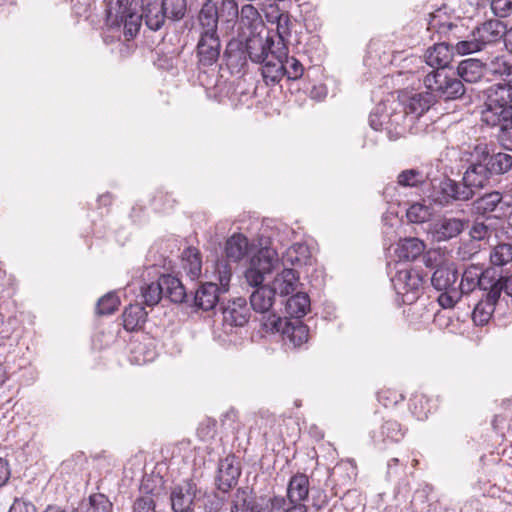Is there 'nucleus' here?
<instances>
[{
	"instance_id": "09e8293b",
	"label": "nucleus",
	"mask_w": 512,
	"mask_h": 512,
	"mask_svg": "<svg viewBox=\"0 0 512 512\" xmlns=\"http://www.w3.org/2000/svg\"><path fill=\"white\" fill-rule=\"evenodd\" d=\"M288 43L289 40L287 39H280L278 37L277 41H275L269 37V48H267L269 60H272L273 63H280V61L287 59V56H289Z\"/></svg>"
},
{
	"instance_id": "2eb2a0df",
	"label": "nucleus",
	"mask_w": 512,
	"mask_h": 512,
	"mask_svg": "<svg viewBox=\"0 0 512 512\" xmlns=\"http://www.w3.org/2000/svg\"><path fill=\"white\" fill-rule=\"evenodd\" d=\"M200 489L193 479H185L170 488L169 501L173 512H195V499Z\"/></svg>"
},
{
	"instance_id": "e2e57ef3",
	"label": "nucleus",
	"mask_w": 512,
	"mask_h": 512,
	"mask_svg": "<svg viewBox=\"0 0 512 512\" xmlns=\"http://www.w3.org/2000/svg\"><path fill=\"white\" fill-rule=\"evenodd\" d=\"M312 507L316 510H321L328 504V496L323 490H315L312 492Z\"/></svg>"
},
{
	"instance_id": "79ce46f5",
	"label": "nucleus",
	"mask_w": 512,
	"mask_h": 512,
	"mask_svg": "<svg viewBox=\"0 0 512 512\" xmlns=\"http://www.w3.org/2000/svg\"><path fill=\"white\" fill-rule=\"evenodd\" d=\"M248 251V240L242 234H233L225 243V254L229 260L240 261Z\"/></svg>"
},
{
	"instance_id": "6e6552de",
	"label": "nucleus",
	"mask_w": 512,
	"mask_h": 512,
	"mask_svg": "<svg viewBox=\"0 0 512 512\" xmlns=\"http://www.w3.org/2000/svg\"><path fill=\"white\" fill-rule=\"evenodd\" d=\"M451 12L448 6L443 5L430 14L427 30L431 33V40H435L436 36L438 41H454L461 37L463 25Z\"/></svg>"
},
{
	"instance_id": "37998d69",
	"label": "nucleus",
	"mask_w": 512,
	"mask_h": 512,
	"mask_svg": "<svg viewBox=\"0 0 512 512\" xmlns=\"http://www.w3.org/2000/svg\"><path fill=\"white\" fill-rule=\"evenodd\" d=\"M238 18L240 25L245 27L249 32H259L258 29L264 28V23L258 10L251 4L242 6L240 12L238 11Z\"/></svg>"
},
{
	"instance_id": "f257e3e1",
	"label": "nucleus",
	"mask_w": 512,
	"mask_h": 512,
	"mask_svg": "<svg viewBox=\"0 0 512 512\" xmlns=\"http://www.w3.org/2000/svg\"><path fill=\"white\" fill-rule=\"evenodd\" d=\"M238 19V4L235 0H221L216 3H203L198 15L195 31L198 40L195 47L197 68L205 70L217 64L221 56V40L218 34V24L222 22L233 27Z\"/></svg>"
},
{
	"instance_id": "3c124183",
	"label": "nucleus",
	"mask_w": 512,
	"mask_h": 512,
	"mask_svg": "<svg viewBox=\"0 0 512 512\" xmlns=\"http://www.w3.org/2000/svg\"><path fill=\"white\" fill-rule=\"evenodd\" d=\"M425 182V175L418 169L403 170L397 177V183L403 187H418Z\"/></svg>"
},
{
	"instance_id": "9d476101",
	"label": "nucleus",
	"mask_w": 512,
	"mask_h": 512,
	"mask_svg": "<svg viewBox=\"0 0 512 512\" xmlns=\"http://www.w3.org/2000/svg\"><path fill=\"white\" fill-rule=\"evenodd\" d=\"M467 161L469 165L462 177L465 187L473 190L491 186L494 177L486 161H483V151H480L477 144L469 152Z\"/></svg>"
},
{
	"instance_id": "c85d7f7f",
	"label": "nucleus",
	"mask_w": 512,
	"mask_h": 512,
	"mask_svg": "<svg viewBox=\"0 0 512 512\" xmlns=\"http://www.w3.org/2000/svg\"><path fill=\"white\" fill-rule=\"evenodd\" d=\"M467 225V221L456 217H443L434 225V237L437 241H447L458 236Z\"/></svg>"
},
{
	"instance_id": "a18cd8bd",
	"label": "nucleus",
	"mask_w": 512,
	"mask_h": 512,
	"mask_svg": "<svg viewBox=\"0 0 512 512\" xmlns=\"http://www.w3.org/2000/svg\"><path fill=\"white\" fill-rule=\"evenodd\" d=\"M490 262L494 266H504L512 262V242H499L490 251Z\"/></svg>"
},
{
	"instance_id": "0e129e2a",
	"label": "nucleus",
	"mask_w": 512,
	"mask_h": 512,
	"mask_svg": "<svg viewBox=\"0 0 512 512\" xmlns=\"http://www.w3.org/2000/svg\"><path fill=\"white\" fill-rule=\"evenodd\" d=\"M424 402V396H416L414 399L411 400V407H413L412 412L418 419L421 420L427 418V411L423 410Z\"/></svg>"
},
{
	"instance_id": "13d9d810",
	"label": "nucleus",
	"mask_w": 512,
	"mask_h": 512,
	"mask_svg": "<svg viewBox=\"0 0 512 512\" xmlns=\"http://www.w3.org/2000/svg\"><path fill=\"white\" fill-rule=\"evenodd\" d=\"M224 500L216 493L205 494L203 498V509L205 512H219L223 507Z\"/></svg>"
},
{
	"instance_id": "f704fd0d",
	"label": "nucleus",
	"mask_w": 512,
	"mask_h": 512,
	"mask_svg": "<svg viewBox=\"0 0 512 512\" xmlns=\"http://www.w3.org/2000/svg\"><path fill=\"white\" fill-rule=\"evenodd\" d=\"M425 243L415 237L405 238L399 241L395 253L402 261H414L425 251Z\"/></svg>"
},
{
	"instance_id": "f8f14e48",
	"label": "nucleus",
	"mask_w": 512,
	"mask_h": 512,
	"mask_svg": "<svg viewBox=\"0 0 512 512\" xmlns=\"http://www.w3.org/2000/svg\"><path fill=\"white\" fill-rule=\"evenodd\" d=\"M310 490L309 478L306 474L293 475L287 485V499L282 496L284 512H307L304 501L308 499Z\"/></svg>"
},
{
	"instance_id": "39448f33",
	"label": "nucleus",
	"mask_w": 512,
	"mask_h": 512,
	"mask_svg": "<svg viewBox=\"0 0 512 512\" xmlns=\"http://www.w3.org/2000/svg\"><path fill=\"white\" fill-rule=\"evenodd\" d=\"M459 272L454 263L439 265L431 276L432 287L441 292L438 303L444 309H450L461 299V290L457 289Z\"/></svg>"
},
{
	"instance_id": "de8ad7c7",
	"label": "nucleus",
	"mask_w": 512,
	"mask_h": 512,
	"mask_svg": "<svg viewBox=\"0 0 512 512\" xmlns=\"http://www.w3.org/2000/svg\"><path fill=\"white\" fill-rule=\"evenodd\" d=\"M140 491L143 493L133 504V512H157L156 501L151 490L146 484H142Z\"/></svg>"
},
{
	"instance_id": "2f4dec72",
	"label": "nucleus",
	"mask_w": 512,
	"mask_h": 512,
	"mask_svg": "<svg viewBox=\"0 0 512 512\" xmlns=\"http://www.w3.org/2000/svg\"><path fill=\"white\" fill-rule=\"evenodd\" d=\"M259 502L260 496L254 495L248 487H240L233 494L230 512H253Z\"/></svg>"
},
{
	"instance_id": "4d7b16f0",
	"label": "nucleus",
	"mask_w": 512,
	"mask_h": 512,
	"mask_svg": "<svg viewBox=\"0 0 512 512\" xmlns=\"http://www.w3.org/2000/svg\"><path fill=\"white\" fill-rule=\"evenodd\" d=\"M265 275L266 274L264 272L254 267L251 263L250 267L245 272V278L247 283L254 289L260 286H264L263 282L265 279Z\"/></svg>"
},
{
	"instance_id": "9b49d317",
	"label": "nucleus",
	"mask_w": 512,
	"mask_h": 512,
	"mask_svg": "<svg viewBox=\"0 0 512 512\" xmlns=\"http://www.w3.org/2000/svg\"><path fill=\"white\" fill-rule=\"evenodd\" d=\"M474 194V191L465 187L463 182L459 183L445 177L439 181L438 185H433L431 198L435 204L447 206L454 202L469 201Z\"/></svg>"
},
{
	"instance_id": "cd10ccee",
	"label": "nucleus",
	"mask_w": 512,
	"mask_h": 512,
	"mask_svg": "<svg viewBox=\"0 0 512 512\" xmlns=\"http://www.w3.org/2000/svg\"><path fill=\"white\" fill-rule=\"evenodd\" d=\"M435 99L428 90L412 94L403 102V109L410 116V120H414L427 112L434 104Z\"/></svg>"
},
{
	"instance_id": "aec40b11",
	"label": "nucleus",
	"mask_w": 512,
	"mask_h": 512,
	"mask_svg": "<svg viewBox=\"0 0 512 512\" xmlns=\"http://www.w3.org/2000/svg\"><path fill=\"white\" fill-rule=\"evenodd\" d=\"M240 36L243 38L244 45L246 47V52L249 57V60L253 63L266 64L269 60V53H267V48H269V37L261 36L260 32H242Z\"/></svg>"
},
{
	"instance_id": "4468645a",
	"label": "nucleus",
	"mask_w": 512,
	"mask_h": 512,
	"mask_svg": "<svg viewBox=\"0 0 512 512\" xmlns=\"http://www.w3.org/2000/svg\"><path fill=\"white\" fill-rule=\"evenodd\" d=\"M392 283L397 294L402 296L403 302L412 304L418 299L424 280L418 271L403 269L396 273Z\"/></svg>"
},
{
	"instance_id": "f3484780",
	"label": "nucleus",
	"mask_w": 512,
	"mask_h": 512,
	"mask_svg": "<svg viewBox=\"0 0 512 512\" xmlns=\"http://www.w3.org/2000/svg\"><path fill=\"white\" fill-rule=\"evenodd\" d=\"M494 276L491 270L483 271L477 265L467 267L462 273L460 282L457 281V289L461 290V297L472 292L476 287L483 291H489L493 286Z\"/></svg>"
},
{
	"instance_id": "393cba45",
	"label": "nucleus",
	"mask_w": 512,
	"mask_h": 512,
	"mask_svg": "<svg viewBox=\"0 0 512 512\" xmlns=\"http://www.w3.org/2000/svg\"><path fill=\"white\" fill-rule=\"evenodd\" d=\"M504 205L503 194L500 191H492L474 200L472 209L475 214L483 217H499L496 212L501 211L503 213Z\"/></svg>"
},
{
	"instance_id": "69168bd1",
	"label": "nucleus",
	"mask_w": 512,
	"mask_h": 512,
	"mask_svg": "<svg viewBox=\"0 0 512 512\" xmlns=\"http://www.w3.org/2000/svg\"><path fill=\"white\" fill-rule=\"evenodd\" d=\"M501 288V292L505 291L508 296L512 297V274L508 277H500L498 279L494 278L492 288Z\"/></svg>"
},
{
	"instance_id": "5701e85b",
	"label": "nucleus",
	"mask_w": 512,
	"mask_h": 512,
	"mask_svg": "<svg viewBox=\"0 0 512 512\" xmlns=\"http://www.w3.org/2000/svg\"><path fill=\"white\" fill-rule=\"evenodd\" d=\"M453 50H455L453 41L443 39L427 49L425 61L432 68L446 69L452 60Z\"/></svg>"
},
{
	"instance_id": "a211bd4d",
	"label": "nucleus",
	"mask_w": 512,
	"mask_h": 512,
	"mask_svg": "<svg viewBox=\"0 0 512 512\" xmlns=\"http://www.w3.org/2000/svg\"><path fill=\"white\" fill-rule=\"evenodd\" d=\"M223 59L226 62L228 69L232 74L244 73L248 66L249 57L246 52V47L243 38L238 35L232 38L226 45L223 52Z\"/></svg>"
},
{
	"instance_id": "bb28decb",
	"label": "nucleus",
	"mask_w": 512,
	"mask_h": 512,
	"mask_svg": "<svg viewBox=\"0 0 512 512\" xmlns=\"http://www.w3.org/2000/svg\"><path fill=\"white\" fill-rule=\"evenodd\" d=\"M384 118L385 127L384 130L387 133V136L390 140L396 141L403 137L407 131L410 122V116L406 113L404 109L399 111H393L390 114H385Z\"/></svg>"
},
{
	"instance_id": "b1692460",
	"label": "nucleus",
	"mask_w": 512,
	"mask_h": 512,
	"mask_svg": "<svg viewBox=\"0 0 512 512\" xmlns=\"http://www.w3.org/2000/svg\"><path fill=\"white\" fill-rule=\"evenodd\" d=\"M500 296V286L497 288L491 287V289L485 294V298L479 300L472 312V319L476 325L483 326L489 322Z\"/></svg>"
},
{
	"instance_id": "a878e982",
	"label": "nucleus",
	"mask_w": 512,
	"mask_h": 512,
	"mask_svg": "<svg viewBox=\"0 0 512 512\" xmlns=\"http://www.w3.org/2000/svg\"><path fill=\"white\" fill-rule=\"evenodd\" d=\"M283 324L279 327V330H274L273 333H281L283 338L294 347L301 346L307 342L309 337V328L303 324L300 320H288L286 317L282 318Z\"/></svg>"
},
{
	"instance_id": "473e14b6",
	"label": "nucleus",
	"mask_w": 512,
	"mask_h": 512,
	"mask_svg": "<svg viewBox=\"0 0 512 512\" xmlns=\"http://www.w3.org/2000/svg\"><path fill=\"white\" fill-rule=\"evenodd\" d=\"M512 106V88L509 85L498 83L488 89L485 109Z\"/></svg>"
},
{
	"instance_id": "864d4df0",
	"label": "nucleus",
	"mask_w": 512,
	"mask_h": 512,
	"mask_svg": "<svg viewBox=\"0 0 512 512\" xmlns=\"http://www.w3.org/2000/svg\"><path fill=\"white\" fill-rule=\"evenodd\" d=\"M509 65L504 56H496L488 63H484V69L486 73L504 80Z\"/></svg>"
},
{
	"instance_id": "338daca9",
	"label": "nucleus",
	"mask_w": 512,
	"mask_h": 512,
	"mask_svg": "<svg viewBox=\"0 0 512 512\" xmlns=\"http://www.w3.org/2000/svg\"><path fill=\"white\" fill-rule=\"evenodd\" d=\"M489 233V228L484 223L476 222L472 229H471V235L475 239H483L485 238Z\"/></svg>"
},
{
	"instance_id": "6ab92c4d",
	"label": "nucleus",
	"mask_w": 512,
	"mask_h": 512,
	"mask_svg": "<svg viewBox=\"0 0 512 512\" xmlns=\"http://www.w3.org/2000/svg\"><path fill=\"white\" fill-rule=\"evenodd\" d=\"M482 121L491 127H499L498 138L501 142L510 137L512 131V105L502 108L484 109Z\"/></svg>"
},
{
	"instance_id": "49530a36",
	"label": "nucleus",
	"mask_w": 512,
	"mask_h": 512,
	"mask_svg": "<svg viewBox=\"0 0 512 512\" xmlns=\"http://www.w3.org/2000/svg\"><path fill=\"white\" fill-rule=\"evenodd\" d=\"M164 287L161 283V276L156 282L145 284L141 287V297L146 306L153 307L159 303L161 298L164 296Z\"/></svg>"
},
{
	"instance_id": "8fccbe9b",
	"label": "nucleus",
	"mask_w": 512,
	"mask_h": 512,
	"mask_svg": "<svg viewBox=\"0 0 512 512\" xmlns=\"http://www.w3.org/2000/svg\"><path fill=\"white\" fill-rule=\"evenodd\" d=\"M309 259V249L305 244L295 243L287 250L286 261L292 265H306Z\"/></svg>"
},
{
	"instance_id": "ea45409f",
	"label": "nucleus",
	"mask_w": 512,
	"mask_h": 512,
	"mask_svg": "<svg viewBox=\"0 0 512 512\" xmlns=\"http://www.w3.org/2000/svg\"><path fill=\"white\" fill-rule=\"evenodd\" d=\"M405 435V429L401 424L392 419L385 420L378 433H374L373 438L378 442H399Z\"/></svg>"
},
{
	"instance_id": "7ed1b4c3",
	"label": "nucleus",
	"mask_w": 512,
	"mask_h": 512,
	"mask_svg": "<svg viewBox=\"0 0 512 512\" xmlns=\"http://www.w3.org/2000/svg\"><path fill=\"white\" fill-rule=\"evenodd\" d=\"M155 0H141L142 13L139 14L129 0H110L106 9V24L116 30L122 28L125 40L133 39L139 32L142 18L145 19L147 5Z\"/></svg>"
},
{
	"instance_id": "423d86ee",
	"label": "nucleus",
	"mask_w": 512,
	"mask_h": 512,
	"mask_svg": "<svg viewBox=\"0 0 512 512\" xmlns=\"http://www.w3.org/2000/svg\"><path fill=\"white\" fill-rule=\"evenodd\" d=\"M424 85L434 99L445 101L460 99L465 94V86L455 72L446 69H434L424 78Z\"/></svg>"
},
{
	"instance_id": "774afa93",
	"label": "nucleus",
	"mask_w": 512,
	"mask_h": 512,
	"mask_svg": "<svg viewBox=\"0 0 512 512\" xmlns=\"http://www.w3.org/2000/svg\"><path fill=\"white\" fill-rule=\"evenodd\" d=\"M11 470L6 459L0 457V487L4 486L9 480Z\"/></svg>"
},
{
	"instance_id": "6e6d98bb",
	"label": "nucleus",
	"mask_w": 512,
	"mask_h": 512,
	"mask_svg": "<svg viewBox=\"0 0 512 512\" xmlns=\"http://www.w3.org/2000/svg\"><path fill=\"white\" fill-rule=\"evenodd\" d=\"M490 6L493 14L498 18L512 15V0H492Z\"/></svg>"
},
{
	"instance_id": "1a4fd4ad",
	"label": "nucleus",
	"mask_w": 512,
	"mask_h": 512,
	"mask_svg": "<svg viewBox=\"0 0 512 512\" xmlns=\"http://www.w3.org/2000/svg\"><path fill=\"white\" fill-rule=\"evenodd\" d=\"M187 10L186 0H155L147 5L145 23L153 31L162 28L166 19L178 21L184 18Z\"/></svg>"
},
{
	"instance_id": "20e7f679",
	"label": "nucleus",
	"mask_w": 512,
	"mask_h": 512,
	"mask_svg": "<svg viewBox=\"0 0 512 512\" xmlns=\"http://www.w3.org/2000/svg\"><path fill=\"white\" fill-rule=\"evenodd\" d=\"M506 27L499 19H488L478 24L467 39L456 42L455 52L459 55L480 52L504 39Z\"/></svg>"
},
{
	"instance_id": "c756f323",
	"label": "nucleus",
	"mask_w": 512,
	"mask_h": 512,
	"mask_svg": "<svg viewBox=\"0 0 512 512\" xmlns=\"http://www.w3.org/2000/svg\"><path fill=\"white\" fill-rule=\"evenodd\" d=\"M299 275L294 269H283L269 285L274 290L275 296L286 297L292 294L297 287Z\"/></svg>"
},
{
	"instance_id": "bf43d9fd",
	"label": "nucleus",
	"mask_w": 512,
	"mask_h": 512,
	"mask_svg": "<svg viewBox=\"0 0 512 512\" xmlns=\"http://www.w3.org/2000/svg\"><path fill=\"white\" fill-rule=\"evenodd\" d=\"M422 256L425 266L431 269H436L439 265L446 263L441 254L436 250L427 251Z\"/></svg>"
},
{
	"instance_id": "4c0bfd02",
	"label": "nucleus",
	"mask_w": 512,
	"mask_h": 512,
	"mask_svg": "<svg viewBox=\"0 0 512 512\" xmlns=\"http://www.w3.org/2000/svg\"><path fill=\"white\" fill-rule=\"evenodd\" d=\"M266 17L269 22L276 23L277 37L289 40L293 27V22L289 12L286 10H280L278 6H276L275 10L267 13Z\"/></svg>"
},
{
	"instance_id": "5fc2aeb1",
	"label": "nucleus",
	"mask_w": 512,
	"mask_h": 512,
	"mask_svg": "<svg viewBox=\"0 0 512 512\" xmlns=\"http://www.w3.org/2000/svg\"><path fill=\"white\" fill-rule=\"evenodd\" d=\"M406 216L411 223H424L430 218L431 212L426 205L414 203L407 209Z\"/></svg>"
},
{
	"instance_id": "dca6fc26",
	"label": "nucleus",
	"mask_w": 512,
	"mask_h": 512,
	"mask_svg": "<svg viewBox=\"0 0 512 512\" xmlns=\"http://www.w3.org/2000/svg\"><path fill=\"white\" fill-rule=\"evenodd\" d=\"M241 465L234 454H229L218 462L215 486L220 492L227 494L234 488L241 475Z\"/></svg>"
},
{
	"instance_id": "58836bf2",
	"label": "nucleus",
	"mask_w": 512,
	"mask_h": 512,
	"mask_svg": "<svg viewBox=\"0 0 512 512\" xmlns=\"http://www.w3.org/2000/svg\"><path fill=\"white\" fill-rule=\"evenodd\" d=\"M250 263L265 274H270L279 263L278 253L272 247H263L252 257Z\"/></svg>"
},
{
	"instance_id": "e433bc0d",
	"label": "nucleus",
	"mask_w": 512,
	"mask_h": 512,
	"mask_svg": "<svg viewBox=\"0 0 512 512\" xmlns=\"http://www.w3.org/2000/svg\"><path fill=\"white\" fill-rule=\"evenodd\" d=\"M147 315L148 313L141 304H129L122 313L124 329L127 331L138 330L145 324Z\"/></svg>"
},
{
	"instance_id": "a19ab883",
	"label": "nucleus",
	"mask_w": 512,
	"mask_h": 512,
	"mask_svg": "<svg viewBox=\"0 0 512 512\" xmlns=\"http://www.w3.org/2000/svg\"><path fill=\"white\" fill-rule=\"evenodd\" d=\"M113 504L103 493H93L80 502L78 512H112Z\"/></svg>"
},
{
	"instance_id": "c03bdc74",
	"label": "nucleus",
	"mask_w": 512,
	"mask_h": 512,
	"mask_svg": "<svg viewBox=\"0 0 512 512\" xmlns=\"http://www.w3.org/2000/svg\"><path fill=\"white\" fill-rule=\"evenodd\" d=\"M182 266L191 279H196L202 272L200 252L194 247L186 248L182 253Z\"/></svg>"
},
{
	"instance_id": "052dcab7",
	"label": "nucleus",
	"mask_w": 512,
	"mask_h": 512,
	"mask_svg": "<svg viewBox=\"0 0 512 512\" xmlns=\"http://www.w3.org/2000/svg\"><path fill=\"white\" fill-rule=\"evenodd\" d=\"M17 325L16 318L9 317L7 320H4V316L2 315V324L0 328V339H8L13 334Z\"/></svg>"
},
{
	"instance_id": "680f3d73",
	"label": "nucleus",
	"mask_w": 512,
	"mask_h": 512,
	"mask_svg": "<svg viewBox=\"0 0 512 512\" xmlns=\"http://www.w3.org/2000/svg\"><path fill=\"white\" fill-rule=\"evenodd\" d=\"M8 512H36V507L30 501L15 498Z\"/></svg>"
},
{
	"instance_id": "ddd939ff",
	"label": "nucleus",
	"mask_w": 512,
	"mask_h": 512,
	"mask_svg": "<svg viewBox=\"0 0 512 512\" xmlns=\"http://www.w3.org/2000/svg\"><path fill=\"white\" fill-rule=\"evenodd\" d=\"M304 74V66L294 56H287V59L280 61V63H273L267 61L262 66V75L266 81L272 83L279 82L284 76L288 81H296L302 78Z\"/></svg>"
},
{
	"instance_id": "f03ea898",
	"label": "nucleus",
	"mask_w": 512,
	"mask_h": 512,
	"mask_svg": "<svg viewBox=\"0 0 512 512\" xmlns=\"http://www.w3.org/2000/svg\"><path fill=\"white\" fill-rule=\"evenodd\" d=\"M232 277L231 265L227 260L219 259L214 264L213 278L218 281L201 283L190 297L189 307L195 311H211L220 303V296L228 292Z\"/></svg>"
},
{
	"instance_id": "4be33fe9",
	"label": "nucleus",
	"mask_w": 512,
	"mask_h": 512,
	"mask_svg": "<svg viewBox=\"0 0 512 512\" xmlns=\"http://www.w3.org/2000/svg\"><path fill=\"white\" fill-rule=\"evenodd\" d=\"M480 151H483V161H486L491 173L494 176H501L512 170V154L506 151H490L485 143L477 144Z\"/></svg>"
},
{
	"instance_id": "c9c22d12",
	"label": "nucleus",
	"mask_w": 512,
	"mask_h": 512,
	"mask_svg": "<svg viewBox=\"0 0 512 512\" xmlns=\"http://www.w3.org/2000/svg\"><path fill=\"white\" fill-rule=\"evenodd\" d=\"M282 303L285 304L286 314L291 318H295V320H300L310 310V298L304 292H298L282 301Z\"/></svg>"
},
{
	"instance_id": "7c9ffc66",
	"label": "nucleus",
	"mask_w": 512,
	"mask_h": 512,
	"mask_svg": "<svg viewBox=\"0 0 512 512\" xmlns=\"http://www.w3.org/2000/svg\"><path fill=\"white\" fill-rule=\"evenodd\" d=\"M161 283L164 287V296L174 303L190 304V297L182 282L172 275H161Z\"/></svg>"
},
{
	"instance_id": "412c9836",
	"label": "nucleus",
	"mask_w": 512,
	"mask_h": 512,
	"mask_svg": "<svg viewBox=\"0 0 512 512\" xmlns=\"http://www.w3.org/2000/svg\"><path fill=\"white\" fill-rule=\"evenodd\" d=\"M224 323L230 326L242 327L249 321L250 308L243 297H237L222 308Z\"/></svg>"
},
{
	"instance_id": "0eeeda50",
	"label": "nucleus",
	"mask_w": 512,
	"mask_h": 512,
	"mask_svg": "<svg viewBox=\"0 0 512 512\" xmlns=\"http://www.w3.org/2000/svg\"><path fill=\"white\" fill-rule=\"evenodd\" d=\"M276 300L274 290L269 285L254 289L250 295V306L260 314L258 321L264 332L279 330L283 324L282 317L276 315L271 309Z\"/></svg>"
},
{
	"instance_id": "72a5a7b5",
	"label": "nucleus",
	"mask_w": 512,
	"mask_h": 512,
	"mask_svg": "<svg viewBox=\"0 0 512 512\" xmlns=\"http://www.w3.org/2000/svg\"><path fill=\"white\" fill-rule=\"evenodd\" d=\"M484 63L476 58L462 60L457 67V76L467 83H476L484 75Z\"/></svg>"
},
{
	"instance_id": "603ef678",
	"label": "nucleus",
	"mask_w": 512,
	"mask_h": 512,
	"mask_svg": "<svg viewBox=\"0 0 512 512\" xmlns=\"http://www.w3.org/2000/svg\"><path fill=\"white\" fill-rule=\"evenodd\" d=\"M120 299L115 292H108L97 302L96 311L99 315H111L118 310Z\"/></svg>"
}]
</instances>
